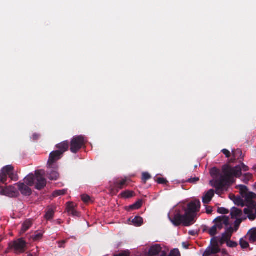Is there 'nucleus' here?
Returning a JSON list of instances; mask_svg holds the SVG:
<instances>
[{"label":"nucleus","mask_w":256,"mask_h":256,"mask_svg":"<svg viewBox=\"0 0 256 256\" xmlns=\"http://www.w3.org/2000/svg\"><path fill=\"white\" fill-rule=\"evenodd\" d=\"M56 166H54L53 168L48 167V170L47 172L48 178L52 180H56L59 177V174L56 170Z\"/></svg>","instance_id":"obj_15"},{"label":"nucleus","mask_w":256,"mask_h":256,"mask_svg":"<svg viewBox=\"0 0 256 256\" xmlns=\"http://www.w3.org/2000/svg\"><path fill=\"white\" fill-rule=\"evenodd\" d=\"M244 238V237L240 240V245L242 249L246 248L250 246L248 242Z\"/></svg>","instance_id":"obj_34"},{"label":"nucleus","mask_w":256,"mask_h":256,"mask_svg":"<svg viewBox=\"0 0 256 256\" xmlns=\"http://www.w3.org/2000/svg\"><path fill=\"white\" fill-rule=\"evenodd\" d=\"M237 159H235L232 156V158L230 159V162H235V161Z\"/></svg>","instance_id":"obj_53"},{"label":"nucleus","mask_w":256,"mask_h":256,"mask_svg":"<svg viewBox=\"0 0 256 256\" xmlns=\"http://www.w3.org/2000/svg\"><path fill=\"white\" fill-rule=\"evenodd\" d=\"M220 252H222V256L228 254V252L226 249H222Z\"/></svg>","instance_id":"obj_51"},{"label":"nucleus","mask_w":256,"mask_h":256,"mask_svg":"<svg viewBox=\"0 0 256 256\" xmlns=\"http://www.w3.org/2000/svg\"><path fill=\"white\" fill-rule=\"evenodd\" d=\"M168 251L166 248H163L160 244H154L148 250V256H166Z\"/></svg>","instance_id":"obj_7"},{"label":"nucleus","mask_w":256,"mask_h":256,"mask_svg":"<svg viewBox=\"0 0 256 256\" xmlns=\"http://www.w3.org/2000/svg\"><path fill=\"white\" fill-rule=\"evenodd\" d=\"M39 137H40V135L37 134H34L32 135V138H33L34 140H38Z\"/></svg>","instance_id":"obj_49"},{"label":"nucleus","mask_w":256,"mask_h":256,"mask_svg":"<svg viewBox=\"0 0 256 256\" xmlns=\"http://www.w3.org/2000/svg\"><path fill=\"white\" fill-rule=\"evenodd\" d=\"M226 245L230 248H236L238 246V244L234 241H232L230 240L227 242Z\"/></svg>","instance_id":"obj_40"},{"label":"nucleus","mask_w":256,"mask_h":256,"mask_svg":"<svg viewBox=\"0 0 256 256\" xmlns=\"http://www.w3.org/2000/svg\"><path fill=\"white\" fill-rule=\"evenodd\" d=\"M217 230L216 226L214 225L208 230V233L210 236L214 237V236L217 234Z\"/></svg>","instance_id":"obj_36"},{"label":"nucleus","mask_w":256,"mask_h":256,"mask_svg":"<svg viewBox=\"0 0 256 256\" xmlns=\"http://www.w3.org/2000/svg\"><path fill=\"white\" fill-rule=\"evenodd\" d=\"M245 206H246L248 208H249L250 210H252L253 211V210L256 208V202L252 200H248L244 201Z\"/></svg>","instance_id":"obj_27"},{"label":"nucleus","mask_w":256,"mask_h":256,"mask_svg":"<svg viewBox=\"0 0 256 256\" xmlns=\"http://www.w3.org/2000/svg\"><path fill=\"white\" fill-rule=\"evenodd\" d=\"M82 200L84 202H88L90 201V198L86 194H83L82 196Z\"/></svg>","instance_id":"obj_43"},{"label":"nucleus","mask_w":256,"mask_h":256,"mask_svg":"<svg viewBox=\"0 0 256 256\" xmlns=\"http://www.w3.org/2000/svg\"><path fill=\"white\" fill-rule=\"evenodd\" d=\"M244 238L248 240L252 244L256 242V228L250 229L244 236Z\"/></svg>","instance_id":"obj_14"},{"label":"nucleus","mask_w":256,"mask_h":256,"mask_svg":"<svg viewBox=\"0 0 256 256\" xmlns=\"http://www.w3.org/2000/svg\"><path fill=\"white\" fill-rule=\"evenodd\" d=\"M199 180H200V178H198L195 177L194 178H191L188 179L187 180V182L194 184V183L196 182H198Z\"/></svg>","instance_id":"obj_46"},{"label":"nucleus","mask_w":256,"mask_h":256,"mask_svg":"<svg viewBox=\"0 0 256 256\" xmlns=\"http://www.w3.org/2000/svg\"><path fill=\"white\" fill-rule=\"evenodd\" d=\"M222 152L226 156L227 158H229L231 156V154L229 150L226 149H223Z\"/></svg>","instance_id":"obj_45"},{"label":"nucleus","mask_w":256,"mask_h":256,"mask_svg":"<svg viewBox=\"0 0 256 256\" xmlns=\"http://www.w3.org/2000/svg\"><path fill=\"white\" fill-rule=\"evenodd\" d=\"M142 200H139L130 206L128 210H138L142 207Z\"/></svg>","instance_id":"obj_24"},{"label":"nucleus","mask_w":256,"mask_h":256,"mask_svg":"<svg viewBox=\"0 0 256 256\" xmlns=\"http://www.w3.org/2000/svg\"><path fill=\"white\" fill-rule=\"evenodd\" d=\"M9 248L14 250L16 252L23 253L25 252L26 243L22 238L18 239L9 244Z\"/></svg>","instance_id":"obj_6"},{"label":"nucleus","mask_w":256,"mask_h":256,"mask_svg":"<svg viewBox=\"0 0 256 256\" xmlns=\"http://www.w3.org/2000/svg\"><path fill=\"white\" fill-rule=\"evenodd\" d=\"M114 256H130V252L128 251H124L117 254H114Z\"/></svg>","instance_id":"obj_47"},{"label":"nucleus","mask_w":256,"mask_h":256,"mask_svg":"<svg viewBox=\"0 0 256 256\" xmlns=\"http://www.w3.org/2000/svg\"><path fill=\"white\" fill-rule=\"evenodd\" d=\"M244 212L246 214L248 215V218L250 220H254L256 218V210L255 212L254 213L252 210H250L249 208H244Z\"/></svg>","instance_id":"obj_21"},{"label":"nucleus","mask_w":256,"mask_h":256,"mask_svg":"<svg viewBox=\"0 0 256 256\" xmlns=\"http://www.w3.org/2000/svg\"><path fill=\"white\" fill-rule=\"evenodd\" d=\"M56 148L58 149L57 151H60L62 152V155H63L64 153L66 152L70 146V143L68 140L64 141L56 145Z\"/></svg>","instance_id":"obj_16"},{"label":"nucleus","mask_w":256,"mask_h":256,"mask_svg":"<svg viewBox=\"0 0 256 256\" xmlns=\"http://www.w3.org/2000/svg\"><path fill=\"white\" fill-rule=\"evenodd\" d=\"M232 155L235 159L240 160V162L244 160V155L240 149L232 150Z\"/></svg>","instance_id":"obj_20"},{"label":"nucleus","mask_w":256,"mask_h":256,"mask_svg":"<svg viewBox=\"0 0 256 256\" xmlns=\"http://www.w3.org/2000/svg\"><path fill=\"white\" fill-rule=\"evenodd\" d=\"M66 191L67 190H55L53 192V196L54 197H56V196H59L64 195V194H66Z\"/></svg>","instance_id":"obj_35"},{"label":"nucleus","mask_w":256,"mask_h":256,"mask_svg":"<svg viewBox=\"0 0 256 256\" xmlns=\"http://www.w3.org/2000/svg\"><path fill=\"white\" fill-rule=\"evenodd\" d=\"M24 182L29 186L35 184V188L38 190L43 189L46 186V181L40 170H36L35 175L32 174H28L24 178Z\"/></svg>","instance_id":"obj_3"},{"label":"nucleus","mask_w":256,"mask_h":256,"mask_svg":"<svg viewBox=\"0 0 256 256\" xmlns=\"http://www.w3.org/2000/svg\"><path fill=\"white\" fill-rule=\"evenodd\" d=\"M127 180L123 179L122 180L116 181L114 183V189L118 192L120 190L123 189L128 186Z\"/></svg>","instance_id":"obj_17"},{"label":"nucleus","mask_w":256,"mask_h":256,"mask_svg":"<svg viewBox=\"0 0 256 256\" xmlns=\"http://www.w3.org/2000/svg\"><path fill=\"white\" fill-rule=\"evenodd\" d=\"M28 256H33L32 254H30Z\"/></svg>","instance_id":"obj_58"},{"label":"nucleus","mask_w":256,"mask_h":256,"mask_svg":"<svg viewBox=\"0 0 256 256\" xmlns=\"http://www.w3.org/2000/svg\"><path fill=\"white\" fill-rule=\"evenodd\" d=\"M236 188L240 190V194L242 197L248 192V188L246 186L238 185L236 186Z\"/></svg>","instance_id":"obj_30"},{"label":"nucleus","mask_w":256,"mask_h":256,"mask_svg":"<svg viewBox=\"0 0 256 256\" xmlns=\"http://www.w3.org/2000/svg\"><path fill=\"white\" fill-rule=\"evenodd\" d=\"M16 184L18 186V190L22 195L29 196L32 194L31 189L24 183L20 182Z\"/></svg>","instance_id":"obj_13"},{"label":"nucleus","mask_w":256,"mask_h":256,"mask_svg":"<svg viewBox=\"0 0 256 256\" xmlns=\"http://www.w3.org/2000/svg\"><path fill=\"white\" fill-rule=\"evenodd\" d=\"M212 170H213V171H214H214L216 172V174L218 172V170H218L217 168H213Z\"/></svg>","instance_id":"obj_54"},{"label":"nucleus","mask_w":256,"mask_h":256,"mask_svg":"<svg viewBox=\"0 0 256 256\" xmlns=\"http://www.w3.org/2000/svg\"><path fill=\"white\" fill-rule=\"evenodd\" d=\"M230 198L232 200L234 199V197L232 196H230Z\"/></svg>","instance_id":"obj_56"},{"label":"nucleus","mask_w":256,"mask_h":256,"mask_svg":"<svg viewBox=\"0 0 256 256\" xmlns=\"http://www.w3.org/2000/svg\"><path fill=\"white\" fill-rule=\"evenodd\" d=\"M131 222L134 226L138 227L143 224V218L140 216H136Z\"/></svg>","instance_id":"obj_22"},{"label":"nucleus","mask_w":256,"mask_h":256,"mask_svg":"<svg viewBox=\"0 0 256 256\" xmlns=\"http://www.w3.org/2000/svg\"><path fill=\"white\" fill-rule=\"evenodd\" d=\"M4 170L6 171L7 176L14 181H17L18 177L17 174L14 173V168L12 165H8L4 167Z\"/></svg>","instance_id":"obj_11"},{"label":"nucleus","mask_w":256,"mask_h":256,"mask_svg":"<svg viewBox=\"0 0 256 256\" xmlns=\"http://www.w3.org/2000/svg\"><path fill=\"white\" fill-rule=\"evenodd\" d=\"M226 242L224 240H223L222 238H220L219 240L218 241V244H220V246H222L224 243Z\"/></svg>","instance_id":"obj_50"},{"label":"nucleus","mask_w":256,"mask_h":256,"mask_svg":"<svg viewBox=\"0 0 256 256\" xmlns=\"http://www.w3.org/2000/svg\"><path fill=\"white\" fill-rule=\"evenodd\" d=\"M1 242V240H0V242Z\"/></svg>","instance_id":"obj_59"},{"label":"nucleus","mask_w":256,"mask_h":256,"mask_svg":"<svg viewBox=\"0 0 256 256\" xmlns=\"http://www.w3.org/2000/svg\"><path fill=\"white\" fill-rule=\"evenodd\" d=\"M221 238H222L223 240L226 242H227L229 241L231 238L230 236H228V234H225L224 232L222 234Z\"/></svg>","instance_id":"obj_44"},{"label":"nucleus","mask_w":256,"mask_h":256,"mask_svg":"<svg viewBox=\"0 0 256 256\" xmlns=\"http://www.w3.org/2000/svg\"><path fill=\"white\" fill-rule=\"evenodd\" d=\"M85 144L84 138L82 136H74L70 142V150L72 152L76 154Z\"/></svg>","instance_id":"obj_5"},{"label":"nucleus","mask_w":256,"mask_h":256,"mask_svg":"<svg viewBox=\"0 0 256 256\" xmlns=\"http://www.w3.org/2000/svg\"><path fill=\"white\" fill-rule=\"evenodd\" d=\"M232 196L234 198L233 201L236 205L242 207L245 206L244 201L240 196H236L234 195H232Z\"/></svg>","instance_id":"obj_23"},{"label":"nucleus","mask_w":256,"mask_h":256,"mask_svg":"<svg viewBox=\"0 0 256 256\" xmlns=\"http://www.w3.org/2000/svg\"><path fill=\"white\" fill-rule=\"evenodd\" d=\"M157 182L160 184H166L167 183H168V181L166 178H158Z\"/></svg>","instance_id":"obj_41"},{"label":"nucleus","mask_w":256,"mask_h":256,"mask_svg":"<svg viewBox=\"0 0 256 256\" xmlns=\"http://www.w3.org/2000/svg\"><path fill=\"white\" fill-rule=\"evenodd\" d=\"M220 251L217 238L213 237L210 241V245L206 248L202 256H218L216 254Z\"/></svg>","instance_id":"obj_4"},{"label":"nucleus","mask_w":256,"mask_h":256,"mask_svg":"<svg viewBox=\"0 0 256 256\" xmlns=\"http://www.w3.org/2000/svg\"><path fill=\"white\" fill-rule=\"evenodd\" d=\"M244 198V201L252 200L256 198V194L253 192H248L246 194L243 196Z\"/></svg>","instance_id":"obj_29"},{"label":"nucleus","mask_w":256,"mask_h":256,"mask_svg":"<svg viewBox=\"0 0 256 256\" xmlns=\"http://www.w3.org/2000/svg\"><path fill=\"white\" fill-rule=\"evenodd\" d=\"M0 194L2 195H5L12 198L18 196V192L16 189L12 186H7L5 188L0 186Z\"/></svg>","instance_id":"obj_9"},{"label":"nucleus","mask_w":256,"mask_h":256,"mask_svg":"<svg viewBox=\"0 0 256 256\" xmlns=\"http://www.w3.org/2000/svg\"><path fill=\"white\" fill-rule=\"evenodd\" d=\"M214 194V190L212 189L208 190L202 198V202L204 204H208L212 200Z\"/></svg>","instance_id":"obj_18"},{"label":"nucleus","mask_w":256,"mask_h":256,"mask_svg":"<svg viewBox=\"0 0 256 256\" xmlns=\"http://www.w3.org/2000/svg\"><path fill=\"white\" fill-rule=\"evenodd\" d=\"M218 212L220 214H228L229 213V210L224 208H218Z\"/></svg>","instance_id":"obj_39"},{"label":"nucleus","mask_w":256,"mask_h":256,"mask_svg":"<svg viewBox=\"0 0 256 256\" xmlns=\"http://www.w3.org/2000/svg\"><path fill=\"white\" fill-rule=\"evenodd\" d=\"M246 219V218L236 219V220H235L234 223V230L235 232H236L238 230V229L240 227V224L244 220H245Z\"/></svg>","instance_id":"obj_33"},{"label":"nucleus","mask_w":256,"mask_h":256,"mask_svg":"<svg viewBox=\"0 0 256 256\" xmlns=\"http://www.w3.org/2000/svg\"><path fill=\"white\" fill-rule=\"evenodd\" d=\"M252 178V175L250 173H246L243 175V179L242 180L244 183H248V181Z\"/></svg>","instance_id":"obj_37"},{"label":"nucleus","mask_w":256,"mask_h":256,"mask_svg":"<svg viewBox=\"0 0 256 256\" xmlns=\"http://www.w3.org/2000/svg\"><path fill=\"white\" fill-rule=\"evenodd\" d=\"M151 178V176L150 174L146 172H144L142 173V180L144 182H146L150 180Z\"/></svg>","instance_id":"obj_38"},{"label":"nucleus","mask_w":256,"mask_h":256,"mask_svg":"<svg viewBox=\"0 0 256 256\" xmlns=\"http://www.w3.org/2000/svg\"><path fill=\"white\" fill-rule=\"evenodd\" d=\"M234 230L232 227H230L226 230V232L224 233L226 234H227L232 237V233L234 232Z\"/></svg>","instance_id":"obj_42"},{"label":"nucleus","mask_w":256,"mask_h":256,"mask_svg":"<svg viewBox=\"0 0 256 256\" xmlns=\"http://www.w3.org/2000/svg\"><path fill=\"white\" fill-rule=\"evenodd\" d=\"M32 224V222L30 220H26L22 224V233H24L26 231H27L31 227Z\"/></svg>","instance_id":"obj_25"},{"label":"nucleus","mask_w":256,"mask_h":256,"mask_svg":"<svg viewBox=\"0 0 256 256\" xmlns=\"http://www.w3.org/2000/svg\"><path fill=\"white\" fill-rule=\"evenodd\" d=\"M120 196L122 198H129L134 196V192L131 190H125L120 194Z\"/></svg>","instance_id":"obj_26"},{"label":"nucleus","mask_w":256,"mask_h":256,"mask_svg":"<svg viewBox=\"0 0 256 256\" xmlns=\"http://www.w3.org/2000/svg\"><path fill=\"white\" fill-rule=\"evenodd\" d=\"M66 204V210L69 215L76 217L80 216V212L76 210L75 208L76 204L72 202H68Z\"/></svg>","instance_id":"obj_12"},{"label":"nucleus","mask_w":256,"mask_h":256,"mask_svg":"<svg viewBox=\"0 0 256 256\" xmlns=\"http://www.w3.org/2000/svg\"><path fill=\"white\" fill-rule=\"evenodd\" d=\"M62 156V152L60 151L54 150L50 152L48 162V167L51 168H53L54 166H56V162L60 160Z\"/></svg>","instance_id":"obj_8"},{"label":"nucleus","mask_w":256,"mask_h":256,"mask_svg":"<svg viewBox=\"0 0 256 256\" xmlns=\"http://www.w3.org/2000/svg\"><path fill=\"white\" fill-rule=\"evenodd\" d=\"M215 226L218 230H221L223 228L224 225L228 226L229 225V218L226 216H220L216 218L214 220Z\"/></svg>","instance_id":"obj_10"},{"label":"nucleus","mask_w":256,"mask_h":256,"mask_svg":"<svg viewBox=\"0 0 256 256\" xmlns=\"http://www.w3.org/2000/svg\"><path fill=\"white\" fill-rule=\"evenodd\" d=\"M54 212L52 208H48L47 210L46 214H45L46 218L48 220H50L52 219L54 217Z\"/></svg>","instance_id":"obj_31"},{"label":"nucleus","mask_w":256,"mask_h":256,"mask_svg":"<svg viewBox=\"0 0 256 256\" xmlns=\"http://www.w3.org/2000/svg\"><path fill=\"white\" fill-rule=\"evenodd\" d=\"M253 169L256 172V166L253 167Z\"/></svg>","instance_id":"obj_55"},{"label":"nucleus","mask_w":256,"mask_h":256,"mask_svg":"<svg viewBox=\"0 0 256 256\" xmlns=\"http://www.w3.org/2000/svg\"><path fill=\"white\" fill-rule=\"evenodd\" d=\"M242 215V212L241 210L234 207L232 208L230 216L232 219L240 218Z\"/></svg>","instance_id":"obj_19"},{"label":"nucleus","mask_w":256,"mask_h":256,"mask_svg":"<svg viewBox=\"0 0 256 256\" xmlns=\"http://www.w3.org/2000/svg\"><path fill=\"white\" fill-rule=\"evenodd\" d=\"M200 202L195 200L191 201L187 205V208L182 207L184 214H182L180 210H176L173 218L168 216L169 219L175 226L182 224L184 226H189L195 222L197 213L200 212Z\"/></svg>","instance_id":"obj_1"},{"label":"nucleus","mask_w":256,"mask_h":256,"mask_svg":"<svg viewBox=\"0 0 256 256\" xmlns=\"http://www.w3.org/2000/svg\"><path fill=\"white\" fill-rule=\"evenodd\" d=\"M241 165H238L234 168L226 165L222 168L224 174H221L220 178L214 181L213 186L216 189V194L222 193L224 187L230 183L233 182V176L240 178L242 175V170L248 171L249 168L240 161Z\"/></svg>","instance_id":"obj_2"},{"label":"nucleus","mask_w":256,"mask_h":256,"mask_svg":"<svg viewBox=\"0 0 256 256\" xmlns=\"http://www.w3.org/2000/svg\"><path fill=\"white\" fill-rule=\"evenodd\" d=\"M62 242L63 244H64L65 242H64V241H62Z\"/></svg>","instance_id":"obj_57"},{"label":"nucleus","mask_w":256,"mask_h":256,"mask_svg":"<svg viewBox=\"0 0 256 256\" xmlns=\"http://www.w3.org/2000/svg\"><path fill=\"white\" fill-rule=\"evenodd\" d=\"M188 233H189V234H190V235H191V236H194V235H195V234H196L195 232H194V230L190 231Z\"/></svg>","instance_id":"obj_52"},{"label":"nucleus","mask_w":256,"mask_h":256,"mask_svg":"<svg viewBox=\"0 0 256 256\" xmlns=\"http://www.w3.org/2000/svg\"><path fill=\"white\" fill-rule=\"evenodd\" d=\"M212 208L211 206H208L206 208V212L208 214H212Z\"/></svg>","instance_id":"obj_48"},{"label":"nucleus","mask_w":256,"mask_h":256,"mask_svg":"<svg viewBox=\"0 0 256 256\" xmlns=\"http://www.w3.org/2000/svg\"><path fill=\"white\" fill-rule=\"evenodd\" d=\"M30 238L34 242L38 241L42 238V234L38 232H36L34 234L30 236Z\"/></svg>","instance_id":"obj_32"},{"label":"nucleus","mask_w":256,"mask_h":256,"mask_svg":"<svg viewBox=\"0 0 256 256\" xmlns=\"http://www.w3.org/2000/svg\"><path fill=\"white\" fill-rule=\"evenodd\" d=\"M8 179L5 170H4V168L1 170L0 173V184H6Z\"/></svg>","instance_id":"obj_28"}]
</instances>
